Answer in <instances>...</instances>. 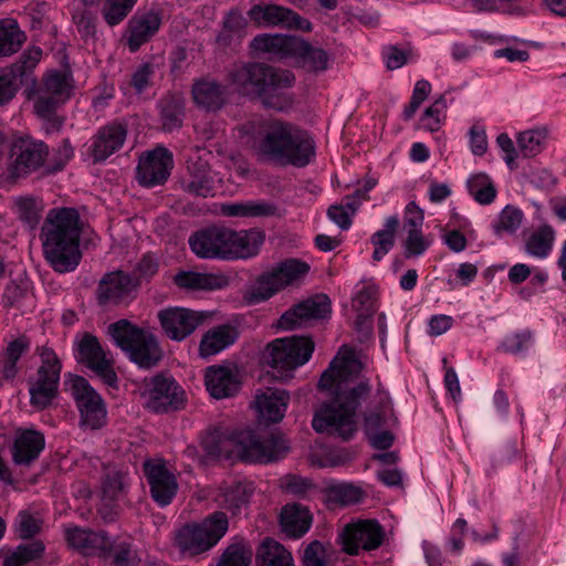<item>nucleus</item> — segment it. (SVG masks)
I'll list each match as a JSON object with an SVG mask.
<instances>
[{"label":"nucleus","instance_id":"f3484780","mask_svg":"<svg viewBox=\"0 0 566 566\" xmlns=\"http://www.w3.org/2000/svg\"><path fill=\"white\" fill-rule=\"evenodd\" d=\"M78 360L92 369L108 386H115L117 375L111 352L104 349L92 334H85L77 344Z\"/></svg>","mask_w":566,"mask_h":566},{"label":"nucleus","instance_id":"72a5a7b5","mask_svg":"<svg viewBox=\"0 0 566 566\" xmlns=\"http://www.w3.org/2000/svg\"><path fill=\"white\" fill-rule=\"evenodd\" d=\"M44 449V437L33 429H24L15 437L12 459L15 464L29 465Z\"/></svg>","mask_w":566,"mask_h":566},{"label":"nucleus","instance_id":"0eeeda50","mask_svg":"<svg viewBox=\"0 0 566 566\" xmlns=\"http://www.w3.org/2000/svg\"><path fill=\"white\" fill-rule=\"evenodd\" d=\"M41 365L35 374L28 378L30 403L42 410L49 407L59 394L62 364L55 352L50 347H39Z\"/></svg>","mask_w":566,"mask_h":566},{"label":"nucleus","instance_id":"20e7f679","mask_svg":"<svg viewBox=\"0 0 566 566\" xmlns=\"http://www.w3.org/2000/svg\"><path fill=\"white\" fill-rule=\"evenodd\" d=\"M256 154L281 166L304 167L315 156V143L304 129L281 120L265 123L254 139Z\"/></svg>","mask_w":566,"mask_h":566},{"label":"nucleus","instance_id":"f704fd0d","mask_svg":"<svg viewBox=\"0 0 566 566\" xmlns=\"http://www.w3.org/2000/svg\"><path fill=\"white\" fill-rule=\"evenodd\" d=\"M239 333L230 325H219L207 331L199 344V355L208 358L219 354L238 339Z\"/></svg>","mask_w":566,"mask_h":566},{"label":"nucleus","instance_id":"dca6fc26","mask_svg":"<svg viewBox=\"0 0 566 566\" xmlns=\"http://www.w3.org/2000/svg\"><path fill=\"white\" fill-rule=\"evenodd\" d=\"M209 317L206 312L186 307H168L158 312L160 326L168 338L181 342Z\"/></svg>","mask_w":566,"mask_h":566},{"label":"nucleus","instance_id":"2eb2a0df","mask_svg":"<svg viewBox=\"0 0 566 566\" xmlns=\"http://www.w3.org/2000/svg\"><path fill=\"white\" fill-rule=\"evenodd\" d=\"M174 167L172 154L165 147H156L140 155L136 167V179L143 187L164 185Z\"/></svg>","mask_w":566,"mask_h":566},{"label":"nucleus","instance_id":"7ed1b4c3","mask_svg":"<svg viewBox=\"0 0 566 566\" xmlns=\"http://www.w3.org/2000/svg\"><path fill=\"white\" fill-rule=\"evenodd\" d=\"M80 214L74 208L49 210L40 231L45 261L57 273L74 271L82 259Z\"/></svg>","mask_w":566,"mask_h":566},{"label":"nucleus","instance_id":"c85d7f7f","mask_svg":"<svg viewBox=\"0 0 566 566\" xmlns=\"http://www.w3.org/2000/svg\"><path fill=\"white\" fill-rule=\"evenodd\" d=\"M189 178L182 181L186 192L207 198L212 196L214 189V176L211 172L208 160L198 157L187 161Z\"/></svg>","mask_w":566,"mask_h":566},{"label":"nucleus","instance_id":"052dcab7","mask_svg":"<svg viewBox=\"0 0 566 566\" xmlns=\"http://www.w3.org/2000/svg\"><path fill=\"white\" fill-rule=\"evenodd\" d=\"M357 211V203L353 198H343L340 203L333 205L327 210V216L340 229L347 230L352 226V217Z\"/></svg>","mask_w":566,"mask_h":566},{"label":"nucleus","instance_id":"a878e982","mask_svg":"<svg viewBox=\"0 0 566 566\" xmlns=\"http://www.w3.org/2000/svg\"><path fill=\"white\" fill-rule=\"evenodd\" d=\"M161 25V15L159 12L150 10L143 13H136L127 24V45L132 52L148 42L159 30Z\"/></svg>","mask_w":566,"mask_h":566},{"label":"nucleus","instance_id":"a18cd8bd","mask_svg":"<svg viewBox=\"0 0 566 566\" xmlns=\"http://www.w3.org/2000/svg\"><path fill=\"white\" fill-rule=\"evenodd\" d=\"M24 40L25 35L14 20L0 21V57L18 52Z\"/></svg>","mask_w":566,"mask_h":566},{"label":"nucleus","instance_id":"0e129e2a","mask_svg":"<svg viewBox=\"0 0 566 566\" xmlns=\"http://www.w3.org/2000/svg\"><path fill=\"white\" fill-rule=\"evenodd\" d=\"M126 486V475L120 471L111 470L106 473L103 484L102 494L104 501H117L122 497Z\"/></svg>","mask_w":566,"mask_h":566},{"label":"nucleus","instance_id":"5fc2aeb1","mask_svg":"<svg viewBox=\"0 0 566 566\" xmlns=\"http://www.w3.org/2000/svg\"><path fill=\"white\" fill-rule=\"evenodd\" d=\"M279 488L285 494L306 499L315 490V483L310 478L289 473L279 479Z\"/></svg>","mask_w":566,"mask_h":566},{"label":"nucleus","instance_id":"6e6552de","mask_svg":"<svg viewBox=\"0 0 566 566\" xmlns=\"http://www.w3.org/2000/svg\"><path fill=\"white\" fill-rule=\"evenodd\" d=\"M228 530L224 513L216 512L200 524H187L176 533V544L191 555L200 554L214 546Z\"/></svg>","mask_w":566,"mask_h":566},{"label":"nucleus","instance_id":"58836bf2","mask_svg":"<svg viewBox=\"0 0 566 566\" xmlns=\"http://www.w3.org/2000/svg\"><path fill=\"white\" fill-rule=\"evenodd\" d=\"M366 492L354 483L333 482L325 488L326 502L334 506H349L360 503Z\"/></svg>","mask_w":566,"mask_h":566},{"label":"nucleus","instance_id":"9d476101","mask_svg":"<svg viewBox=\"0 0 566 566\" xmlns=\"http://www.w3.org/2000/svg\"><path fill=\"white\" fill-rule=\"evenodd\" d=\"M49 154L48 146L31 137H20L13 140L7 171L10 178L24 177L39 169Z\"/></svg>","mask_w":566,"mask_h":566},{"label":"nucleus","instance_id":"c9c22d12","mask_svg":"<svg viewBox=\"0 0 566 566\" xmlns=\"http://www.w3.org/2000/svg\"><path fill=\"white\" fill-rule=\"evenodd\" d=\"M65 102L57 99L42 90H38L33 103L34 113L44 122L48 133L59 132L63 125V118L56 115V109Z\"/></svg>","mask_w":566,"mask_h":566},{"label":"nucleus","instance_id":"f257e3e1","mask_svg":"<svg viewBox=\"0 0 566 566\" xmlns=\"http://www.w3.org/2000/svg\"><path fill=\"white\" fill-rule=\"evenodd\" d=\"M210 455L270 464L287 457L291 442L277 427H211L202 438Z\"/></svg>","mask_w":566,"mask_h":566},{"label":"nucleus","instance_id":"c756f323","mask_svg":"<svg viewBox=\"0 0 566 566\" xmlns=\"http://www.w3.org/2000/svg\"><path fill=\"white\" fill-rule=\"evenodd\" d=\"M264 242V234L255 229L235 231L228 228V260L255 256Z\"/></svg>","mask_w":566,"mask_h":566},{"label":"nucleus","instance_id":"8fccbe9b","mask_svg":"<svg viewBox=\"0 0 566 566\" xmlns=\"http://www.w3.org/2000/svg\"><path fill=\"white\" fill-rule=\"evenodd\" d=\"M40 90L55 96L60 101L66 102L71 97L73 90L72 78L60 71L49 72L43 78Z\"/></svg>","mask_w":566,"mask_h":566},{"label":"nucleus","instance_id":"412c9836","mask_svg":"<svg viewBox=\"0 0 566 566\" xmlns=\"http://www.w3.org/2000/svg\"><path fill=\"white\" fill-rule=\"evenodd\" d=\"M331 314V301L327 295L318 294L286 311L279 319L283 329L306 326L311 321L325 318Z\"/></svg>","mask_w":566,"mask_h":566},{"label":"nucleus","instance_id":"2f4dec72","mask_svg":"<svg viewBox=\"0 0 566 566\" xmlns=\"http://www.w3.org/2000/svg\"><path fill=\"white\" fill-rule=\"evenodd\" d=\"M292 59L296 64L308 72H325L329 67L331 54L321 46L297 36Z\"/></svg>","mask_w":566,"mask_h":566},{"label":"nucleus","instance_id":"39448f33","mask_svg":"<svg viewBox=\"0 0 566 566\" xmlns=\"http://www.w3.org/2000/svg\"><path fill=\"white\" fill-rule=\"evenodd\" d=\"M229 81L241 95L260 98L266 107L283 111L291 104V99L282 91L292 86L295 77L286 70L262 63H247L233 67Z\"/></svg>","mask_w":566,"mask_h":566},{"label":"nucleus","instance_id":"5701e85b","mask_svg":"<svg viewBox=\"0 0 566 566\" xmlns=\"http://www.w3.org/2000/svg\"><path fill=\"white\" fill-rule=\"evenodd\" d=\"M138 281L123 271L111 272L104 275L98 284V301L101 304H117L136 290Z\"/></svg>","mask_w":566,"mask_h":566},{"label":"nucleus","instance_id":"393cba45","mask_svg":"<svg viewBox=\"0 0 566 566\" xmlns=\"http://www.w3.org/2000/svg\"><path fill=\"white\" fill-rule=\"evenodd\" d=\"M191 95L195 105L205 112L221 109L228 97L227 86L211 77H201L193 82Z\"/></svg>","mask_w":566,"mask_h":566},{"label":"nucleus","instance_id":"37998d69","mask_svg":"<svg viewBox=\"0 0 566 566\" xmlns=\"http://www.w3.org/2000/svg\"><path fill=\"white\" fill-rule=\"evenodd\" d=\"M251 494L252 488L250 484L233 482L221 489L217 501L219 505L235 514L249 503Z\"/></svg>","mask_w":566,"mask_h":566},{"label":"nucleus","instance_id":"4be33fe9","mask_svg":"<svg viewBox=\"0 0 566 566\" xmlns=\"http://www.w3.org/2000/svg\"><path fill=\"white\" fill-rule=\"evenodd\" d=\"M289 402L290 394L286 390L268 388L255 395L252 406L260 421L275 424L283 420Z\"/></svg>","mask_w":566,"mask_h":566},{"label":"nucleus","instance_id":"de8ad7c7","mask_svg":"<svg viewBox=\"0 0 566 566\" xmlns=\"http://www.w3.org/2000/svg\"><path fill=\"white\" fill-rule=\"evenodd\" d=\"M43 552L44 546L39 541L21 544L3 555L2 566H24L40 558Z\"/></svg>","mask_w":566,"mask_h":566},{"label":"nucleus","instance_id":"774afa93","mask_svg":"<svg viewBox=\"0 0 566 566\" xmlns=\"http://www.w3.org/2000/svg\"><path fill=\"white\" fill-rule=\"evenodd\" d=\"M365 437L368 443L377 450H386L390 448L396 436L386 427H365Z\"/></svg>","mask_w":566,"mask_h":566},{"label":"nucleus","instance_id":"9b49d317","mask_svg":"<svg viewBox=\"0 0 566 566\" xmlns=\"http://www.w3.org/2000/svg\"><path fill=\"white\" fill-rule=\"evenodd\" d=\"M143 472L153 501L160 507L168 506L179 490L174 470L163 458H149L143 463Z\"/></svg>","mask_w":566,"mask_h":566},{"label":"nucleus","instance_id":"e433bc0d","mask_svg":"<svg viewBox=\"0 0 566 566\" xmlns=\"http://www.w3.org/2000/svg\"><path fill=\"white\" fill-rule=\"evenodd\" d=\"M129 358L143 368H150L161 359V350L157 338L148 331L127 352Z\"/></svg>","mask_w":566,"mask_h":566},{"label":"nucleus","instance_id":"473e14b6","mask_svg":"<svg viewBox=\"0 0 566 566\" xmlns=\"http://www.w3.org/2000/svg\"><path fill=\"white\" fill-rule=\"evenodd\" d=\"M297 36L284 34H259L250 46L261 54L275 59H292Z\"/></svg>","mask_w":566,"mask_h":566},{"label":"nucleus","instance_id":"f03ea898","mask_svg":"<svg viewBox=\"0 0 566 566\" xmlns=\"http://www.w3.org/2000/svg\"><path fill=\"white\" fill-rule=\"evenodd\" d=\"M370 390L369 381L365 380L348 391L337 392L332 400L323 402L316 409L312 424H356L361 415L365 424L396 423L398 417L386 391L379 390L370 408L363 411V402L368 398Z\"/></svg>","mask_w":566,"mask_h":566},{"label":"nucleus","instance_id":"a211bd4d","mask_svg":"<svg viewBox=\"0 0 566 566\" xmlns=\"http://www.w3.org/2000/svg\"><path fill=\"white\" fill-rule=\"evenodd\" d=\"M363 369L361 363L356 358L354 352L343 346L329 367L323 373L318 387L326 390L340 391L343 384L356 378Z\"/></svg>","mask_w":566,"mask_h":566},{"label":"nucleus","instance_id":"e2e57ef3","mask_svg":"<svg viewBox=\"0 0 566 566\" xmlns=\"http://www.w3.org/2000/svg\"><path fill=\"white\" fill-rule=\"evenodd\" d=\"M252 551L245 544H232L227 547L217 566H250Z\"/></svg>","mask_w":566,"mask_h":566},{"label":"nucleus","instance_id":"b1692460","mask_svg":"<svg viewBox=\"0 0 566 566\" xmlns=\"http://www.w3.org/2000/svg\"><path fill=\"white\" fill-rule=\"evenodd\" d=\"M126 136V126L120 123H112L101 127L94 135L91 145V155L94 161H103L119 150Z\"/></svg>","mask_w":566,"mask_h":566},{"label":"nucleus","instance_id":"09e8293b","mask_svg":"<svg viewBox=\"0 0 566 566\" xmlns=\"http://www.w3.org/2000/svg\"><path fill=\"white\" fill-rule=\"evenodd\" d=\"M2 302L6 307L31 310L34 296L27 282H10L4 289Z\"/></svg>","mask_w":566,"mask_h":566},{"label":"nucleus","instance_id":"338daca9","mask_svg":"<svg viewBox=\"0 0 566 566\" xmlns=\"http://www.w3.org/2000/svg\"><path fill=\"white\" fill-rule=\"evenodd\" d=\"M446 108L447 102L443 96H440L424 111L421 117V127L429 132H438L441 127V116Z\"/></svg>","mask_w":566,"mask_h":566},{"label":"nucleus","instance_id":"6e6d98bb","mask_svg":"<svg viewBox=\"0 0 566 566\" xmlns=\"http://www.w3.org/2000/svg\"><path fill=\"white\" fill-rule=\"evenodd\" d=\"M41 57L42 50L40 48H29L21 54L19 60L10 66V69L3 71L11 74L12 81L15 83L18 78L29 75L35 69Z\"/></svg>","mask_w":566,"mask_h":566},{"label":"nucleus","instance_id":"4c0bfd02","mask_svg":"<svg viewBox=\"0 0 566 566\" xmlns=\"http://www.w3.org/2000/svg\"><path fill=\"white\" fill-rule=\"evenodd\" d=\"M556 231L549 224H542L525 239V252L536 259H546L554 247Z\"/></svg>","mask_w":566,"mask_h":566},{"label":"nucleus","instance_id":"bb28decb","mask_svg":"<svg viewBox=\"0 0 566 566\" xmlns=\"http://www.w3.org/2000/svg\"><path fill=\"white\" fill-rule=\"evenodd\" d=\"M313 523V514L310 509L301 503H286L280 512L281 532L287 538L298 539L303 537Z\"/></svg>","mask_w":566,"mask_h":566},{"label":"nucleus","instance_id":"13d9d810","mask_svg":"<svg viewBox=\"0 0 566 566\" xmlns=\"http://www.w3.org/2000/svg\"><path fill=\"white\" fill-rule=\"evenodd\" d=\"M378 290L374 285L364 286L353 298V307L358 313L359 323L376 312Z\"/></svg>","mask_w":566,"mask_h":566},{"label":"nucleus","instance_id":"ea45409f","mask_svg":"<svg viewBox=\"0 0 566 566\" xmlns=\"http://www.w3.org/2000/svg\"><path fill=\"white\" fill-rule=\"evenodd\" d=\"M256 566H294L292 555L276 541L266 538L256 553Z\"/></svg>","mask_w":566,"mask_h":566},{"label":"nucleus","instance_id":"c03bdc74","mask_svg":"<svg viewBox=\"0 0 566 566\" xmlns=\"http://www.w3.org/2000/svg\"><path fill=\"white\" fill-rule=\"evenodd\" d=\"M145 332L127 319H119L108 326V335L126 353L137 344Z\"/></svg>","mask_w":566,"mask_h":566},{"label":"nucleus","instance_id":"3c124183","mask_svg":"<svg viewBox=\"0 0 566 566\" xmlns=\"http://www.w3.org/2000/svg\"><path fill=\"white\" fill-rule=\"evenodd\" d=\"M13 209L19 219L33 229L41 219L43 203L34 197H17L13 200Z\"/></svg>","mask_w":566,"mask_h":566},{"label":"nucleus","instance_id":"ddd939ff","mask_svg":"<svg viewBox=\"0 0 566 566\" xmlns=\"http://www.w3.org/2000/svg\"><path fill=\"white\" fill-rule=\"evenodd\" d=\"M308 271L310 265L296 259H289L276 264L259 277L258 298L261 301L270 298L280 290L300 282Z\"/></svg>","mask_w":566,"mask_h":566},{"label":"nucleus","instance_id":"4d7b16f0","mask_svg":"<svg viewBox=\"0 0 566 566\" xmlns=\"http://www.w3.org/2000/svg\"><path fill=\"white\" fill-rule=\"evenodd\" d=\"M43 525V520L38 512L23 510L18 513L14 521V530L20 538L27 539L38 535Z\"/></svg>","mask_w":566,"mask_h":566},{"label":"nucleus","instance_id":"bf43d9fd","mask_svg":"<svg viewBox=\"0 0 566 566\" xmlns=\"http://www.w3.org/2000/svg\"><path fill=\"white\" fill-rule=\"evenodd\" d=\"M272 207L262 202H240L223 205L221 211L228 217H260L272 213Z\"/></svg>","mask_w":566,"mask_h":566},{"label":"nucleus","instance_id":"a19ab883","mask_svg":"<svg viewBox=\"0 0 566 566\" xmlns=\"http://www.w3.org/2000/svg\"><path fill=\"white\" fill-rule=\"evenodd\" d=\"M398 227V217L391 216L386 219L384 228L371 235L370 242L374 245L373 260L375 262L381 261L394 248Z\"/></svg>","mask_w":566,"mask_h":566},{"label":"nucleus","instance_id":"6ab92c4d","mask_svg":"<svg viewBox=\"0 0 566 566\" xmlns=\"http://www.w3.org/2000/svg\"><path fill=\"white\" fill-rule=\"evenodd\" d=\"M249 17L260 27H284L304 32H310L313 29L310 20L291 9L272 3L252 7Z\"/></svg>","mask_w":566,"mask_h":566},{"label":"nucleus","instance_id":"864d4df0","mask_svg":"<svg viewBox=\"0 0 566 566\" xmlns=\"http://www.w3.org/2000/svg\"><path fill=\"white\" fill-rule=\"evenodd\" d=\"M469 193L480 205H490L496 197V189L486 174L471 176L467 182Z\"/></svg>","mask_w":566,"mask_h":566},{"label":"nucleus","instance_id":"aec40b11","mask_svg":"<svg viewBox=\"0 0 566 566\" xmlns=\"http://www.w3.org/2000/svg\"><path fill=\"white\" fill-rule=\"evenodd\" d=\"M188 243L200 259L228 260V228L213 226L198 230Z\"/></svg>","mask_w":566,"mask_h":566},{"label":"nucleus","instance_id":"f8f14e48","mask_svg":"<svg viewBox=\"0 0 566 566\" xmlns=\"http://www.w3.org/2000/svg\"><path fill=\"white\" fill-rule=\"evenodd\" d=\"M64 385L75 399L84 424H98L105 421V402L84 377L69 374L65 376Z\"/></svg>","mask_w":566,"mask_h":566},{"label":"nucleus","instance_id":"603ef678","mask_svg":"<svg viewBox=\"0 0 566 566\" xmlns=\"http://www.w3.org/2000/svg\"><path fill=\"white\" fill-rule=\"evenodd\" d=\"M524 219L522 210L507 205L499 213L496 219L492 222V230L497 237L504 234H513L521 227Z\"/></svg>","mask_w":566,"mask_h":566},{"label":"nucleus","instance_id":"423d86ee","mask_svg":"<svg viewBox=\"0 0 566 566\" xmlns=\"http://www.w3.org/2000/svg\"><path fill=\"white\" fill-rule=\"evenodd\" d=\"M313 350L314 342L310 337L276 338L268 345L265 360L274 369L273 377L285 380L291 371L308 361Z\"/></svg>","mask_w":566,"mask_h":566},{"label":"nucleus","instance_id":"49530a36","mask_svg":"<svg viewBox=\"0 0 566 566\" xmlns=\"http://www.w3.org/2000/svg\"><path fill=\"white\" fill-rule=\"evenodd\" d=\"M184 99L180 96H166L160 101V117L166 132L178 129L184 120Z\"/></svg>","mask_w":566,"mask_h":566},{"label":"nucleus","instance_id":"79ce46f5","mask_svg":"<svg viewBox=\"0 0 566 566\" xmlns=\"http://www.w3.org/2000/svg\"><path fill=\"white\" fill-rule=\"evenodd\" d=\"M176 284L187 290L214 291L227 285L223 276L209 273L181 272L175 276Z\"/></svg>","mask_w":566,"mask_h":566},{"label":"nucleus","instance_id":"4468645a","mask_svg":"<svg viewBox=\"0 0 566 566\" xmlns=\"http://www.w3.org/2000/svg\"><path fill=\"white\" fill-rule=\"evenodd\" d=\"M339 538L344 552L358 555L361 551L377 549L384 542L385 531L375 520H359L347 524Z\"/></svg>","mask_w":566,"mask_h":566},{"label":"nucleus","instance_id":"cd10ccee","mask_svg":"<svg viewBox=\"0 0 566 566\" xmlns=\"http://www.w3.org/2000/svg\"><path fill=\"white\" fill-rule=\"evenodd\" d=\"M205 384L209 394L216 399L234 396L240 389V380L234 368L213 365L206 369Z\"/></svg>","mask_w":566,"mask_h":566},{"label":"nucleus","instance_id":"680f3d73","mask_svg":"<svg viewBox=\"0 0 566 566\" xmlns=\"http://www.w3.org/2000/svg\"><path fill=\"white\" fill-rule=\"evenodd\" d=\"M546 137L547 133L545 129L525 130L518 135L517 145L524 156L533 157L542 150Z\"/></svg>","mask_w":566,"mask_h":566},{"label":"nucleus","instance_id":"1a4fd4ad","mask_svg":"<svg viewBox=\"0 0 566 566\" xmlns=\"http://www.w3.org/2000/svg\"><path fill=\"white\" fill-rule=\"evenodd\" d=\"M146 406L156 413L185 408L186 392L170 376L157 375L145 380Z\"/></svg>","mask_w":566,"mask_h":566},{"label":"nucleus","instance_id":"69168bd1","mask_svg":"<svg viewBox=\"0 0 566 566\" xmlns=\"http://www.w3.org/2000/svg\"><path fill=\"white\" fill-rule=\"evenodd\" d=\"M132 0H106L103 6V17L111 27L120 23L132 11Z\"/></svg>","mask_w":566,"mask_h":566},{"label":"nucleus","instance_id":"7c9ffc66","mask_svg":"<svg viewBox=\"0 0 566 566\" xmlns=\"http://www.w3.org/2000/svg\"><path fill=\"white\" fill-rule=\"evenodd\" d=\"M65 538L70 546L80 551L83 555H95L106 552L112 546V541L104 532L95 533L77 526L65 528Z\"/></svg>","mask_w":566,"mask_h":566}]
</instances>
